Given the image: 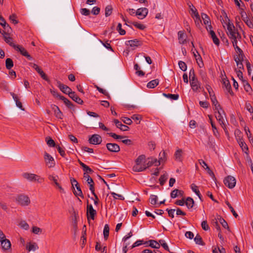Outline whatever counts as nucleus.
I'll return each instance as SVG.
<instances>
[{"mask_svg":"<svg viewBox=\"0 0 253 253\" xmlns=\"http://www.w3.org/2000/svg\"><path fill=\"white\" fill-rule=\"evenodd\" d=\"M194 19V21L197 27H200L202 21L200 18V16L199 14H197V15L194 16L192 17Z\"/></svg>","mask_w":253,"mask_h":253,"instance_id":"nucleus-48","label":"nucleus"},{"mask_svg":"<svg viewBox=\"0 0 253 253\" xmlns=\"http://www.w3.org/2000/svg\"><path fill=\"white\" fill-rule=\"evenodd\" d=\"M159 162H160V164L161 163H164L166 161L167 158H166V153L165 151H163V152H161L159 154Z\"/></svg>","mask_w":253,"mask_h":253,"instance_id":"nucleus-51","label":"nucleus"},{"mask_svg":"<svg viewBox=\"0 0 253 253\" xmlns=\"http://www.w3.org/2000/svg\"><path fill=\"white\" fill-rule=\"evenodd\" d=\"M16 201L19 205L23 207L28 206L31 202L29 197L25 195H19L17 197Z\"/></svg>","mask_w":253,"mask_h":253,"instance_id":"nucleus-5","label":"nucleus"},{"mask_svg":"<svg viewBox=\"0 0 253 253\" xmlns=\"http://www.w3.org/2000/svg\"><path fill=\"white\" fill-rule=\"evenodd\" d=\"M185 204L188 209H191L194 206V201L192 198L188 197L185 201Z\"/></svg>","mask_w":253,"mask_h":253,"instance_id":"nucleus-37","label":"nucleus"},{"mask_svg":"<svg viewBox=\"0 0 253 253\" xmlns=\"http://www.w3.org/2000/svg\"><path fill=\"white\" fill-rule=\"evenodd\" d=\"M5 67L8 70L11 69L13 67V62L11 59L8 58L6 59Z\"/></svg>","mask_w":253,"mask_h":253,"instance_id":"nucleus-42","label":"nucleus"},{"mask_svg":"<svg viewBox=\"0 0 253 253\" xmlns=\"http://www.w3.org/2000/svg\"><path fill=\"white\" fill-rule=\"evenodd\" d=\"M109 234V226L108 224H105L103 230L104 237L105 240H107Z\"/></svg>","mask_w":253,"mask_h":253,"instance_id":"nucleus-45","label":"nucleus"},{"mask_svg":"<svg viewBox=\"0 0 253 253\" xmlns=\"http://www.w3.org/2000/svg\"><path fill=\"white\" fill-rule=\"evenodd\" d=\"M149 246L151 247L152 248L159 249L160 247V244L155 240H151L149 241Z\"/></svg>","mask_w":253,"mask_h":253,"instance_id":"nucleus-43","label":"nucleus"},{"mask_svg":"<svg viewBox=\"0 0 253 253\" xmlns=\"http://www.w3.org/2000/svg\"><path fill=\"white\" fill-rule=\"evenodd\" d=\"M44 161L46 166L48 168H54L55 166V162L53 157L47 152H45L43 155Z\"/></svg>","mask_w":253,"mask_h":253,"instance_id":"nucleus-6","label":"nucleus"},{"mask_svg":"<svg viewBox=\"0 0 253 253\" xmlns=\"http://www.w3.org/2000/svg\"><path fill=\"white\" fill-rule=\"evenodd\" d=\"M148 243L147 242H144L143 240H137L131 246V249H133L136 247H138V246H139L142 244H148Z\"/></svg>","mask_w":253,"mask_h":253,"instance_id":"nucleus-52","label":"nucleus"},{"mask_svg":"<svg viewBox=\"0 0 253 253\" xmlns=\"http://www.w3.org/2000/svg\"><path fill=\"white\" fill-rule=\"evenodd\" d=\"M178 65H179V67L180 68V69L183 71H185L187 69V65L186 64H185V62L182 61H179L178 62Z\"/></svg>","mask_w":253,"mask_h":253,"instance_id":"nucleus-61","label":"nucleus"},{"mask_svg":"<svg viewBox=\"0 0 253 253\" xmlns=\"http://www.w3.org/2000/svg\"><path fill=\"white\" fill-rule=\"evenodd\" d=\"M147 168L151 167V166L154 165L155 166H159L160 165V162L157 161L156 159L155 158H151L149 159V161L146 164Z\"/></svg>","mask_w":253,"mask_h":253,"instance_id":"nucleus-31","label":"nucleus"},{"mask_svg":"<svg viewBox=\"0 0 253 253\" xmlns=\"http://www.w3.org/2000/svg\"><path fill=\"white\" fill-rule=\"evenodd\" d=\"M194 241L198 245H202L203 244L202 239L199 234H197L196 237L194 238Z\"/></svg>","mask_w":253,"mask_h":253,"instance_id":"nucleus-58","label":"nucleus"},{"mask_svg":"<svg viewBox=\"0 0 253 253\" xmlns=\"http://www.w3.org/2000/svg\"><path fill=\"white\" fill-rule=\"evenodd\" d=\"M191 188L192 191L195 193V194L199 197L200 199L202 201V196L200 194V191L198 188V187L195 184H192Z\"/></svg>","mask_w":253,"mask_h":253,"instance_id":"nucleus-40","label":"nucleus"},{"mask_svg":"<svg viewBox=\"0 0 253 253\" xmlns=\"http://www.w3.org/2000/svg\"><path fill=\"white\" fill-rule=\"evenodd\" d=\"M14 48L19 51L23 56L27 57L29 60H33L32 57L23 46L19 45H16Z\"/></svg>","mask_w":253,"mask_h":253,"instance_id":"nucleus-11","label":"nucleus"},{"mask_svg":"<svg viewBox=\"0 0 253 253\" xmlns=\"http://www.w3.org/2000/svg\"><path fill=\"white\" fill-rule=\"evenodd\" d=\"M3 33H4L3 39L4 40V41L7 43H8L10 46H11L14 48L16 44H14L13 42L12 38H11L10 37H9L8 36V34H7L6 32H3Z\"/></svg>","mask_w":253,"mask_h":253,"instance_id":"nucleus-21","label":"nucleus"},{"mask_svg":"<svg viewBox=\"0 0 253 253\" xmlns=\"http://www.w3.org/2000/svg\"><path fill=\"white\" fill-rule=\"evenodd\" d=\"M159 84V80L155 79L149 82L147 85V86L149 88H153Z\"/></svg>","mask_w":253,"mask_h":253,"instance_id":"nucleus-38","label":"nucleus"},{"mask_svg":"<svg viewBox=\"0 0 253 253\" xmlns=\"http://www.w3.org/2000/svg\"><path fill=\"white\" fill-rule=\"evenodd\" d=\"M90 144L96 145L100 144L102 141L101 137L98 134H93L89 138Z\"/></svg>","mask_w":253,"mask_h":253,"instance_id":"nucleus-14","label":"nucleus"},{"mask_svg":"<svg viewBox=\"0 0 253 253\" xmlns=\"http://www.w3.org/2000/svg\"><path fill=\"white\" fill-rule=\"evenodd\" d=\"M79 163L82 167L83 170L84 171V173H91L93 172V171L87 166L83 163L80 160H78Z\"/></svg>","mask_w":253,"mask_h":253,"instance_id":"nucleus-27","label":"nucleus"},{"mask_svg":"<svg viewBox=\"0 0 253 253\" xmlns=\"http://www.w3.org/2000/svg\"><path fill=\"white\" fill-rule=\"evenodd\" d=\"M52 110H54V115L55 117L59 119H62L63 118V114L61 111L60 110L59 107L55 105H53L52 106Z\"/></svg>","mask_w":253,"mask_h":253,"instance_id":"nucleus-20","label":"nucleus"},{"mask_svg":"<svg viewBox=\"0 0 253 253\" xmlns=\"http://www.w3.org/2000/svg\"><path fill=\"white\" fill-rule=\"evenodd\" d=\"M221 23L224 27H225V26L227 27L226 33L232 42H234V41L240 40L241 39L240 34L239 33L238 30L235 29L234 25L230 22L226 15L224 17V19L223 20V21H221Z\"/></svg>","mask_w":253,"mask_h":253,"instance_id":"nucleus-1","label":"nucleus"},{"mask_svg":"<svg viewBox=\"0 0 253 253\" xmlns=\"http://www.w3.org/2000/svg\"><path fill=\"white\" fill-rule=\"evenodd\" d=\"M32 232L35 234H40L42 233V229L37 226H33Z\"/></svg>","mask_w":253,"mask_h":253,"instance_id":"nucleus-59","label":"nucleus"},{"mask_svg":"<svg viewBox=\"0 0 253 253\" xmlns=\"http://www.w3.org/2000/svg\"><path fill=\"white\" fill-rule=\"evenodd\" d=\"M215 118L218 121L221 126L224 128L225 126V114L222 109L219 108V109L215 110Z\"/></svg>","mask_w":253,"mask_h":253,"instance_id":"nucleus-4","label":"nucleus"},{"mask_svg":"<svg viewBox=\"0 0 253 253\" xmlns=\"http://www.w3.org/2000/svg\"><path fill=\"white\" fill-rule=\"evenodd\" d=\"M189 79H190V82L195 81L196 80H197V78L196 77L195 72L193 69H192L190 70L189 72Z\"/></svg>","mask_w":253,"mask_h":253,"instance_id":"nucleus-50","label":"nucleus"},{"mask_svg":"<svg viewBox=\"0 0 253 253\" xmlns=\"http://www.w3.org/2000/svg\"><path fill=\"white\" fill-rule=\"evenodd\" d=\"M19 226L20 228L27 230L29 229V224L24 220L21 221L19 223Z\"/></svg>","mask_w":253,"mask_h":253,"instance_id":"nucleus-49","label":"nucleus"},{"mask_svg":"<svg viewBox=\"0 0 253 253\" xmlns=\"http://www.w3.org/2000/svg\"><path fill=\"white\" fill-rule=\"evenodd\" d=\"M206 29L209 32L211 37L213 43L216 45H218L219 44V40L216 37L215 33L212 30V26L211 25H208V26H206Z\"/></svg>","mask_w":253,"mask_h":253,"instance_id":"nucleus-9","label":"nucleus"},{"mask_svg":"<svg viewBox=\"0 0 253 253\" xmlns=\"http://www.w3.org/2000/svg\"><path fill=\"white\" fill-rule=\"evenodd\" d=\"M178 39L179 43L184 44L185 43L186 35L185 34L184 31H180L178 32Z\"/></svg>","mask_w":253,"mask_h":253,"instance_id":"nucleus-22","label":"nucleus"},{"mask_svg":"<svg viewBox=\"0 0 253 253\" xmlns=\"http://www.w3.org/2000/svg\"><path fill=\"white\" fill-rule=\"evenodd\" d=\"M224 183L229 188L232 189L235 186L236 180L233 176L229 175L224 178Z\"/></svg>","mask_w":253,"mask_h":253,"instance_id":"nucleus-7","label":"nucleus"},{"mask_svg":"<svg viewBox=\"0 0 253 253\" xmlns=\"http://www.w3.org/2000/svg\"><path fill=\"white\" fill-rule=\"evenodd\" d=\"M117 29L120 35H124L126 34L125 30L122 28V24L121 23L118 24L117 27Z\"/></svg>","mask_w":253,"mask_h":253,"instance_id":"nucleus-64","label":"nucleus"},{"mask_svg":"<svg viewBox=\"0 0 253 253\" xmlns=\"http://www.w3.org/2000/svg\"><path fill=\"white\" fill-rule=\"evenodd\" d=\"M182 150L180 149H178L175 152L174 155L175 160L178 162H182Z\"/></svg>","mask_w":253,"mask_h":253,"instance_id":"nucleus-26","label":"nucleus"},{"mask_svg":"<svg viewBox=\"0 0 253 253\" xmlns=\"http://www.w3.org/2000/svg\"><path fill=\"white\" fill-rule=\"evenodd\" d=\"M10 94L12 95L14 100L15 101L16 106L22 110H24V109L23 108L22 104L19 101L17 95L13 92H11Z\"/></svg>","mask_w":253,"mask_h":253,"instance_id":"nucleus-28","label":"nucleus"},{"mask_svg":"<svg viewBox=\"0 0 253 253\" xmlns=\"http://www.w3.org/2000/svg\"><path fill=\"white\" fill-rule=\"evenodd\" d=\"M22 176L23 178L29 182H36L38 183H42L44 181V178L40 175L30 172H24Z\"/></svg>","mask_w":253,"mask_h":253,"instance_id":"nucleus-3","label":"nucleus"},{"mask_svg":"<svg viewBox=\"0 0 253 253\" xmlns=\"http://www.w3.org/2000/svg\"><path fill=\"white\" fill-rule=\"evenodd\" d=\"M205 169L207 170V173L209 174V175L211 177V178L215 180L216 179L215 176L212 172V171L210 169V168L209 167V166H207V167L205 168Z\"/></svg>","mask_w":253,"mask_h":253,"instance_id":"nucleus-57","label":"nucleus"},{"mask_svg":"<svg viewBox=\"0 0 253 253\" xmlns=\"http://www.w3.org/2000/svg\"><path fill=\"white\" fill-rule=\"evenodd\" d=\"M60 99L63 100L64 103L68 107H71L72 106V104L71 102L68 99L63 96H60Z\"/></svg>","mask_w":253,"mask_h":253,"instance_id":"nucleus-55","label":"nucleus"},{"mask_svg":"<svg viewBox=\"0 0 253 253\" xmlns=\"http://www.w3.org/2000/svg\"><path fill=\"white\" fill-rule=\"evenodd\" d=\"M201 17L204 24L206 25V26H208V25H211L210 19L206 14L202 13L201 14Z\"/></svg>","mask_w":253,"mask_h":253,"instance_id":"nucleus-36","label":"nucleus"},{"mask_svg":"<svg viewBox=\"0 0 253 253\" xmlns=\"http://www.w3.org/2000/svg\"><path fill=\"white\" fill-rule=\"evenodd\" d=\"M244 54H237V55L235 56L234 60L237 62H241L243 60Z\"/></svg>","mask_w":253,"mask_h":253,"instance_id":"nucleus-56","label":"nucleus"},{"mask_svg":"<svg viewBox=\"0 0 253 253\" xmlns=\"http://www.w3.org/2000/svg\"><path fill=\"white\" fill-rule=\"evenodd\" d=\"M197 64H198L200 68H202L204 66V64L202 61V59L201 57V56L198 54V58H196V59Z\"/></svg>","mask_w":253,"mask_h":253,"instance_id":"nucleus-63","label":"nucleus"},{"mask_svg":"<svg viewBox=\"0 0 253 253\" xmlns=\"http://www.w3.org/2000/svg\"><path fill=\"white\" fill-rule=\"evenodd\" d=\"M184 192L183 191L178 189H174L171 191L170 197L171 198H175L179 196H182Z\"/></svg>","mask_w":253,"mask_h":253,"instance_id":"nucleus-30","label":"nucleus"},{"mask_svg":"<svg viewBox=\"0 0 253 253\" xmlns=\"http://www.w3.org/2000/svg\"><path fill=\"white\" fill-rule=\"evenodd\" d=\"M57 83L58 86L63 93L69 95V94L72 92L71 89L69 86L61 84L59 82Z\"/></svg>","mask_w":253,"mask_h":253,"instance_id":"nucleus-18","label":"nucleus"},{"mask_svg":"<svg viewBox=\"0 0 253 253\" xmlns=\"http://www.w3.org/2000/svg\"><path fill=\"white\" fill-rule=\"evenodd\" d=\"M69 96L74 101L79 104H82L83 103V101L75 93V92H72L70 93Z\"/></svg>","mask_w":253,"mask_h":253,"instance_id":"nucleus-23","label":"nucleus"},{"mask_svg":"<svg viewBox=\"0 0 253 253\" xmlns=\"http://www.w3.org/2000/svg\"><path fill=\"white\" fill-rule=\"evenodd\" d=\"M208 117H209V119L210 120V123H211V127H212V131H213V133L214 135L215 136H216V137H218L219 134V133H218V132L217 131L216 127L215 126V125L214 124L213 122H212V121L211 120V115H209Z\"/></svg>","mask_w":253,"mask_h":253,"instance_id":"nucleus-35","label":"nucleus"},{"mask_svg":"<svg viewBox=\"0 0 253 253\" xmlns=\"http://www.w3.org/2000/svg\"><path fill=\"white\" fill-rule=\"evenodd\" d=\"M142 44V42L138 39L129 40L126 42V44L130 46L132 50H134L136 47L141 46Z\"/></svg>","mask_w":253,"mask_h":253,"instance_id":"nucleus-10","label":"nucleus"},{"mask_svg":"<svg viewBox=\"0 0 253 253\" xmlns=\"http://www.w3.org/2000/svg\"><path fill=\"white\" fill-rule=\"evenodd\" d=\"M163 95L166 96L167 98H170L172 100H177L179 98V95L178 94H166V93H163Z\"/></svg>","mask_w":253,"mask_h":253,"instance_id":"nucleus-47","label":"nucleus"},{"mask_svg":"<svg viewBox=\"0 0 253 253\" xmlns=\"http://www.w3.org/2000/svg\"><path fill=\"white\" fill-rule=\"evenodd\" d=\"M86 214L88 219L90 218L92 220H94V216L96 214V211L93 209L92 205H87L86 209Z\"/></svg>","mask_w":253,"mask_h":253,"instance_id":"nucleus-12","label":"nucleus"},{"mask_svg":"<svg viewBox=\"0 0 253 253\" xmlns=\"http://www.w3.org/2000/svg\"><path fill=\"white\" fill-rule=\"evenodd\" d=\"M222 84L223 85V86L225 88L226 90L230 93V94L232 93V91H231V86L230 84L229 81L227 80L226 79H223L222 80Z\"/></svg>","mask_w":253,"mask_h":253,"instance_id":"nucleus-29","label":"nucleus"},{"mask_svg":"<svg viewBox=\"0 0 253 253\" xmlns=\"http://www.w3.org/2000/svg\"><path fill=\"white\" fill-rule=\"evenodd\" d=\"M145 156L144 155L138 156L135 161V165L132 168L133 171L141 172L147 169L146 165L145 163Z\"/></svg>","mask_w":253,"mask_h":253,"instance_id":"nucleus-2","label":"nucleus"},{"mask_svg":"<svg viewBox=\"0 0 253 253\" xmlns=\"http://www.w3.org/2000/svg\"><path fill=\"white\" fill-rule=\"evenodd\" d=\"M237 141L243 139L242 133L239 129H236L234 132Z\"/></svg>","mask_w":253,"mask_h":253,"instance_id":"nucleus-44","label":"nucleus"},{"mask_svg":"<svg viewBox=\"0 0 253 253\" xmlns=\"http://www.w3.org/2000/svg\"><path fill=\"white\" fill-rule=\"evenodd\" d=\"M114 122L116 126L121 130L123 131H127L128 130L129 127L126 125H123L119 120H114Z\"/></svg>","mask_w":253,"mask_h":253,"instance_id":"nucleus-24","label":"nucleus"},{"mask_svg":"<svg viewBox=\"0 0 253 253\" xmlns=\"http://www.w3.org/2000/svg\"><path fill=\"white\" fill-rule=\"evenodd\" d=\"M158 197L156 195H151L150 197V203L153 205H156L157 204Z\"/></svg>","mask_w":253,"mask_h":253,"instance_id":"nucleus-54","label":"nucleus"},{"mask_svg":"<svg viewBox=\"0 0 253 253\" xmlns=\"http://www.w3.org/2000/svg\"><path fill=\"white\" fill-rule=\"evenodd\" d=\"M189 7L190 8L191 15L192 17L197 15V14H199L197 9L192 4H191V5H190Z\"/></svg>","mask_w":253,"mask_h":253,"instance_id":"nucleus-60","label":"nucleus"},{"mask_svg":"<svg viewBox=\"0 0 253 253\" xmlns=\"http://www.w3.org/2000/svg\"><path fill=\"white\" fill-rule=\"evenodd\" d=\"M148 12V10L147 8L145 7H142L138 8L136 12V14L138 15L139 17L138 18L140 19H144L146 15H147Z\"/></svg>","mask_w":253,"mask_h":253,"instance_id":"nucleus-15","label":"nucleus"},{"mask_svg":"<svg viewBox=\"0 0 253 253\" xmlns=\"http://www.w3.org/2000/svg\"><path fill=\"white\" fill-rule=\"evenodd\" d=\"M190 84L193 91L196 92L200 91L199 89L201 88V84L198 80L195 81L190 82Z\"/></svg>","mask_w":253,"mask_h":253,"instance_id":"nucleus-19","label":"nucleus"},{"mask_svg":"<svg viewBox=\"0 0 253 253\" xmlns=\"http://www.w3.org/2000/svg\"><path fill=\"white\" fill-rule=\"evenodd\" d=\"M242 83L246 91L249 93L251 92L252 91V88L248 82L246 80H243Z\"/></svg>","mask_w":253,"mask_h":253,"instance_id":"nucleus-39","label":"nucleus"},{"mask_svg":"<svg viewBox=\"0 0 253 253\" xmlns=\"http://www.w3.org/2000/svg\"><path fill=\"white\" fill-rule=\"evenodd\" d=\"M237 142L243 151L246 154H248V147L243 139H242L240 141H238Z\"/></svg>","mask_w":253,"mask_h":253,"instance_id":"nucleus-32","label":"nucleus"},{"mask_svg":"<svg viewBox=\"0 0 253 253\" xmlns=\"http://www.w3.org/2000/svg\"><path fill=\"white\" fill-rule=\"evenodd\" d=\"M113 8L111 5H107L105 7V15L106 17L110 16L112 12Z\"/></svg>","mask_w":253,"mask_h":253,"instance_id":"nucleus-53","label":"nucleus"},{"mask_svg":"<svg viewBox=\"0 0 253 253\" xmlns=\"http://www.w3.org/2000/svg\"><path fill=\"white\" fill-rule=\"evenodd\" d=\"M76 188L77 191L75 190L73 192L75 196H80L82 198H84V195L82 192V191L79 185H77V186H75Z\"/></svg>","mask_w":253,"mask_h":253,"instance_id":"nucleus-41","label":"nucleus"},{"mask_svg":"<svg viewBox=\"0 0 253 253\" xmlns=\"http://www.w3.org/2000/svg\"><path fill=\"white\" fill-rule=\"evenodd\" d=\"M39 248L38 245L35 243H29L26 245V249L29 251L30 252L31 251H35L36 250H37Z\"/></svg>","mask_w":253,"mask_h":253,"instance_id":"nucleus-34","label":"nucleus"},{"mask_svg":"<svg viewBox=\"0 0 253 253\" xmlns=\"http://www.w3.org/2000/svg\"><path fill=\"white\" fill-rule=\"evenodd\" d=\"M212 104L214 106V110L216 109H219L221 108L220 105L218 104V101L216 98L215 95H212L211 96H210Z\"/></svg>","mask_w":253,"mask_h":253,"instance_id":"nucleus-33","label":"nucleus"},{"mask_svg":"<svg viewBox=\"0 0 253 253\" xmlns=\"http://www.w3.org/2000/svg\"><path fill=\"white\" fill-rule=\"evenodd\" d=\"M48 178L49 180L52 181L54 183L55 185L58 187L61 192L64 193V189L57 181V175L54 176L53 175H49Z\"/></svg>","mask_w":253,"mask_h":253,"instance_id":"nucleus-16","label":"nucleus"},{"mask_svg":"<svg viewBox=\"0 0 253 253\" xmlns=\"http://www.w3.org/2000/svg\"><path fill=\"white\" fill-rule=\"evenodd\" d=\"M84 178L86 180V182L89 185V190L91 191V192H93V190H94V183L93 179L87 173H84Z\"/></svg>","mask_w":253,"mask_h":253,"instance_id":"nucleus-17","label":"nucleus"},{"mask_svg":"<svg viewBox=\"0 0 253 253\" xmlns=\"http://www.w3.org/2000/svg\"><path fill=\"white\" fill-rule=\"evenodd\" d=\"M2 249L4 250H7L9 249L11 247L10 242L6 238L3 239V240L0 241Z\"/></svg>","mask_w":253,"mask_h":253,"instance_id":"nucleus-25","label":"nucleus"},{"mask_svg":"<svg viewBox=\"0 0 253 253\" xmlns=\"http://www.w3.org/2000/svg\"><path fill=\"white\" fill-rule=\"evenodd\" d=\"M240 14L241 16L242 19L246 23V24L248 26V27L251 29H253V21L250 19L247 14L243 9L241 10V11L240 12Z\"/></svg>","mask_w":253,"mask_h":253,"instance_id":"nucleus-8","label":"nucleus"},{"mask_svg":"<svg viewBox=\"0 0 253 253\" xmlns=\"http://www.w3.org/2000/svg\"><path fill=\"white\" fill-rule=\"evenodd\" d=\"M106 147L108 151L111 152L117 153L120 151V146L116 143H108L106 144Z\"/></svg>","mask_w":253,"mask_h":253,"instance_id":"nucleus-13","label":"nucleus"},{"mask_svg":"<svg viewBox=\"0 0 253 253\" xmlns=\"http://www.w3.org/2000/svg\"><path fill=\"white\" fill-rule=\"evenodd\" d=\"M16 15L15 14H13L9 16V20L14 24H16L18 23V21L16 19Z\"/></svg>","mask_w":253,"mask_h":253,"instance_id":"nucleus-62","label":"nucleus"},{"mask_svg":"<svg viewBox=\"0 0 253 253\" xmlns=\"http://www.w3.org/2000/svg\"><path fill=\"white\" fill-rule=\"evenodd\" d=\"M238 41H234V42H232L233 45L236 50V52L237 54H243V51L242 49L237 45Z\"/></svg>","mask_w":253,"mask_h":253,"instance_id":"nucleus-46","label":"nucleus"}]
</instances>
